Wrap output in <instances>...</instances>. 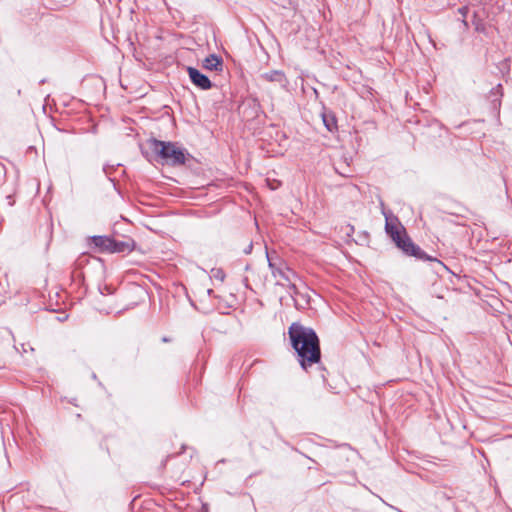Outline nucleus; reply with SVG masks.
Listing matches in <instances>:
<instances>
[{"instance_id": "nucleus-1", "label": "nucleus", "mask_w": 512, "mask_h": 512, "mask_svg": "<svg viewBox=\"0 0 512 512\" xmlns=\"http://www.w3.org/2000/svg\"><path fill=\"white\" fill-rule=\"evenodd\" d=\"M288 334L302 369L307 371L312 365L320 363V341L312 328L294 322L290 325Z\"/></svg>"}, {"instance_id": "nucleus-2", "label": "nucleus", "mask_w": 512, "mask_h": 512, "mask_svg": "<svg viewBox=\"0 0 512 512\" xmlns=\"http://www.w3.org/2000/svg\"><path fill=\"white\" fill-rule=\"evenodd\" d=\"M385 230L396 246L406 255L414 256L420 260L436 261V259L428 256L419 246L412 242L411 238L407 235L405 228L397 221V219L390 220L386 217Z\"/></svg>"}, {"instance_id": "nucleus-3", "label": "nucleus", "mask_w": 512, "mask_h": 512, "mask_svg": "<svg viewBox=\"0 0 512 512\" xmlns=\"http://www.w3.org/2000/svg\"><path fill=\"white\" fill-rule=\"evenodd\" d=\"M149 148L161 160L162 164L180 166L185 164L189 153L176 143L165 142L152 138L148 141Z\"/></svg>"}, {"instance_id": "nucleus-4", "label": "nucleus", "mask_w": 512, "mask_h": 512, "mask_svg": "<svg viewBox=\"0 0 512 512\" xmlns=\"http://www.w3.org/2000/svg\"><path fill=\"white\" fill-rule=\"evenodd\" d=\"M266 256L272 275L278 279L277 284L285 285L286 282L289 288L296 292V285L293 283V279L296 277L295 273L281 259L271 257L268 252Z\"/></svg>"}, {"instance_id": "nucleus-5", "label": "nucleus", "mask_w": 512, "mask_h": 512, "mask_svg": "<svg viewBox=\"0 0 512 512\" xmlns=\"http://www.w3.org/2000/svg\"><path fill=\"white\" fill-rule=\"evenodd\" d=\"M177 57L180 60L184 61H201L202 64H212V62H214V64H222V58L217 56L216 54H208L203 59H200L193 50L187 48H182L178 50Z\"/></svg>"}, {"instance_id": "nucleus-6", "label": "nucleus", "mask_w": 512, "mask_h": 512, "mask_svg": "<svg viewBox=\"0 0 512 512\" xmlns=\"http://www.w3.org/2000/svg\"><path fill=\"white\" fill-rule=\"evenodd\" d=\"M187 71L191 82L202 90H208L212 87V83L207 74L200 72L194 66H187Z\"/></svg>"}, {"instance_id": "nucleus-7", "label": "nucleus", "mask_w": 512, "mask_h": 512, "mask_svg": "<svg viewBox=\"0 0 512 512\" xmlns=\"http://www.w3.org/2000/svg\"><path fill=\"white\" fill-rule=\"evenodd\" d=\"M135 248V242L131 238L117 240L112 237L110 253H126L131 252Z\"/></svg>"}, {"instance_id": "nucleus-8", "label": "nucleus", "mask_w": 512, "mask_h": 512, "mask_svg": "<svg viewBox=\"0 0 512 512\" xmlns=\"http://www.w3.org/2000/svg\"><path fill=\"white\" fill-rule=\"evenodd\" d=\"M261 78L268 82H276L282 87L287 85L286 75L281 70H271L270 72L263 73Z\"/></svg>"}, {"instance_id": "nucleus-9", "label": "nucleus", "mask_w": 512, "mask_h": 512, "mask_svg": "<svg viewBox=\"0 0 512 512\" xmlns=\"http://www.w3.org/2000/svg\"><path fill=\"white\" fill-rule=\"evenodd\" d=\"M91 241L100 252L110 253L112 237L96 235L91 237Z\"/></svg>"}, {"instance_id": "nucleus-10", "label": "nucleus", "mask_w": 512, "mask_h": 512, "mask_svg": "<svg viewBox=\"0 0 512 512\" xmlns=\"http://www.w3.org/2000/svg\"><path fill=\"white\" fill-rule=\"evenodd\" d=\"M322 120H323V123H324V125H325V127L327 128L328 131L333 132L334 130L337 129L336 118H335L334 114H332L331 112L323 113L322 114Z\"/></svg>"}, {"instance_id": "nucleus-11", "label": "nucleus", "mask_w": 512, "mask_h": 512, "mask_svg": "<svg viewBox=\"0 0 512 512\" xmlns=\"http://www.w3.org/2000/svg\"><path fill=\"white\" fill-rule=\"evenodd\" d=\"M472 25L474 26V29L477 32L485 31V24H484L483 20L478 16L477 13L473 14Z\"/></svg>"}, {"instance_id": "nucleus-12", "label": "nucleus", "mask_w": 512, "mask_h": 512, "mask_svg": "<svg viewBox=\"0 0 512 512\" xmlns=\"http://www.w3.org/2000/svg\"><path fill=\"white\" fill-rule=\"evenodd\" d=\"M225 276H226L225 272L221 268H213L211 270V277H213L214 279H217V280L223 282L225 279Z\"/></svg>"}, {"instance_id": "nucleus-13", "label": "nucleus", "mask_w": 512, "mask_h": 512, "mask_svg": "<svg viewBox=\"0 0 512 512\" xmlns=\"http://www.w3.org/2000/svg\"><path fill=\"white\" fill-rule=\"evenodd\" d=\"M223 67H224V66H216V65H213V66H204V68H206L207 70H209V71H211V72H212V71H215V72H217V71H222V70H223Z\"/></svg>"}, {"instance_id": "nucleus-14", "label": "nucleus", "mask_w": 512, "mask_h": 512, "mask_svg": "<svg viewBox=\"0 0 512 512\" xmlns=\"http://www.w3.org/2000/svg\"><path fill=\"white\" fill-rule=\"evenodd\" d=\"M459 13H461L463 17H466V15L468 13V8L467 7L460 8Z\"/></svg>"}, {"instance_id": "nucleus-15", "label": "nucleus", "mask_w": 512, "mask_h": 512, "mask_svg": "<svg viewBox=\"0 0 512 512\" xmlns=\"http://www.w3.org/2000/svg\"><path fill=\"white\" fill-rule=\"evenodd\" d=\"M251 250H252V243H250V244H249L248 248H246V249L244 250V252H245L246 254H248V253H250V252H251Z\"/></svg>"}, {"instance_id": "nucleus-16", "label": "nucleus", "mask_w": 512, "mask_h": 512, "mask_svg": "<svg viewBox=\"0 0 512 512\" xmlns=\"http://www.w3.org/2000/svg\"><path fill=\"white\" fill-rule=\"evenodd\" d=\"M104 289H105V292H107V293H109V294H110V293H112V292H111V290H110V288H109L108 286H105V288H104Z\"/></svg>"}, {"instance_id": "nucleus-17", "label": "nucleus", "mask_w": 512, "mask_h": 512, "mask_svg": "<svg viewBox=\"0 0 512 512\" xmlns=\"http://www.w3.org/2000/svg\"><path fill=\"white\" fill-rule=\"evenodd\" d=\"M162 341H163V342H169L170 340H169V338H168V337H163V338H162Z\"/></svg>"}]
</instances>
